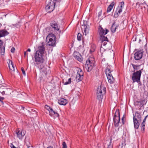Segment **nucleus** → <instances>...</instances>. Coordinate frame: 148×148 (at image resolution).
Returning <instances> with one entry per match:
<instances>
[{
  "label": "nucleus",
  "instance_id": "1",
  "mask_svg": "<svg viewBox=\"0 0 148 148\" xmlns=\"http://www.w3.org/2000/svg\"><path fill=\"white\" fill-rule=\"evenodd\" d=\"M45 51V47L43 45L38 47V50L36 51L34 56V64H35L38 65L43 63L44 59L43 55Z\"/></svg>",
  "mask_w": 148,
  "mask_h": 148
},
{
  "label": "nucleus",
  "instance_id": "2",
  "mask_svg": "<svg viewBox=\"0 0 148 148\" xmlns=\"http://www.w3.org/2000/svg\"><path fill=\"white\" fill-rule=\"evenodd\" d=\"M95 59L93 56L89 57L86 61L85 67L88 71H90L94 66Z\"/></svg>",
  "mask_w": 148,
  "mask_h": 148
},
{
  "label": "nucleus",
  "instance_id": "3",
  "mask_svg": "<svg viewBox=\"0 0 148 148\" xmlns=\"http://www.w3.org/2000/svg\"><path fill=\"white\" fill-rule=\"evenodd\" d=\"M56 37L55 35L51 33L49 34L47 36L46 40L47 41L49 40L48 43L49 46H54L56 45Z\"/></svg>",
  "mask_w": 148,
  "mask_h": 148
},
{
  "label": "nucleus",
  "instance_id": "4",
  "mask_svg": "<svg viewBox=\"0 0 148 148\" xmlns=\"http://www.w3.org/2000/svg\"><path fill=\"white\" fill-rule=\"evenodd\" d=\"M102 91V87L100 86L98 87L97 89V99L99 100L100 101L102 100L103 94H104L106 92V88L105 87H103Z\"/></svg>",
  "mask_w": 148,
  "mask_h": 148
},
{
  "label": "nucleus",
  "instance_id": "5",
  "mask_svg": "<svg viewBox=\"0 0 148 148\" xmlns=\"http://www.w3.org/2000/svg\"><path fill=\"white\" fill-rule=\"evenodd\" d=\"M113 121L115 126L116 127H118L120 121V114L119 110H117L116 111L114 116Z\"/></svg>",
  "mask_w": 148,
  "mask_h": 148
},
{
  "label": "nucleus",
  "instance_id": "6",
  "mask_svg": "<svg viewBox=\"0 0 148 148\" xmlns=\"http://www.w3.org/2000/svg\"><path fill=\"white\" fill-rule=\"evenodd\" d=\"M45 107L49 112V115L51 116L58 117L59 116L58 111L56 110L53 109L47 105L45 106Z\"/></svg>",
  "mask_w": 148,
  "mask_h": 148
},
{
  "label": "nucleus",
  "instance_id": "7",
  "mask_svg": "<svg viewBox=\"0 0 148 148\" xmlns=\"http://www.w3.org/2000/svg\"><path fill=\"white\" fill-rule=\"evenodd\" d=\"M50 25L52 28L49 27H47L46 28V30L48 32H51L52 31V28L54 29V30L58 31L59 30V28L58 27V24L55 21H52V22L50 23Z\"/></svg>",
  "mask_w": 148,
  "mask_h": 148
},
{
  "label": "nucleus",
  "instance_id": "8",
  "mask_svg": "<svg viewBox=\"0 0 148 148\" xmlns=\"http://www.w3.org/2000/svg\"><path fill=\"white\" fill-rule=\"evenodd\" d=\"M132 65L133 66L134 70V72L132 74H141L142 73L143 69V68H140V65H134L132 64Z\"/></svg>",
  "mask_w": 148,
  "mask_h": 148
},
{
  "label": "nucleus",
  "instance_id": "9",
  "mask_svg": "<svg viewBox=\"0 0 148 148\" xmlns=\"http://www.w3.org/2000/svg\"><path fill=\"white\" fill-rule=\"evenodd\" d=\"M124 3L123 2L121 3V6H118L116 10V12L114 14V16L115 18H117L119 14H120L122 12L123 8V7L124 6Z\"/></svg>",
  "mask_w": 148,
  "mask_h": 148
},
{
  "label": "nucleus",
  "instance_id": "10",
  "mask_svg": "<svg viewBox=\"0 0 148 148\" xmlns=\"http://www.w3.org/2000/svg\"><path fill=\"white\" fill-rule=\"evenodd\" d=\"M15 132L16 134L17 137L20 139H22L25 135L24 131L19 128L17 129Z\"/></svg>",
  "mask_w": 148,
  "mask_h": 148
},
{
  "label": "nucleus",
  "instance_id": "11",
  "mask_svg": "<svg viewBox=\"0 0 148 148\" xmlns=\"http://www.w3.org/2000/svg\"><path fill=\"white\" fill-rule=\"evenodd\" d=\"M143 56V51L142 50H138L134 54V59L136 60L140 59Z\"/></svg>",
  "mask_w": 148,
  "mask_h": 148
},
{
  "label": "nucleus",
  "instance_id": "12",
  "mask_svg": "<svg viewBox=\"0 0 148 148\" xmlns=\"http://www.w3.org/2000/svg\"><path fill=\"white\" fill-rule=\"evenodd\" d=\"M103 29L100 25L98 28V33L100 36H102L106 34L108 32L109 30L107 29Z\"/></svg>",
  "mask_w": 148,
  "mask_h": 148
},
{
  "label": "nucleus",
  "instance_id": "13",
  "mask_svg": "<svg viewBox=\"0 0 148 148\" xmlns=\"http://www.w3.org/2000/svg\"><path fill=\"white\" fill-rule=\"evenodd\" d=\"M53 4V3H52L51 2H50L46 6L45 9L48 12L50 13L54 9V5Z\"/></svg>",
  "mask_w": 148,
  "mask_h": 148
},
{
  "label": "nucleus",
  "instance_id": "14",
  "mask_svg": "<svg viewBox=\"0 0 148 148\" xmlns=\"http://www.w3.org/2000/svg\"><path fill=\"white\" fill-rule=\"evenodd\" d=\"M141 75H132V77L133 82H137L138 83L140 82Z\"/></svg>",
  "mask_w": 148,
  "mask_h": 148
},
{
  "label": "nucleus",
  "instance_id": "15",
  "mask_svg": "<svg viewBox=\"0 0 148 148\" xmlns=\"http://www.w3.org/2000/svg\"><path fill=\"white\" fill-rule=\"evenodd\" d=\"M72 71L73 72V73L74 74H83L84 73L82 70L79 67H75L72 69Z\"/></svg>",
  "mask_w": 148,
  "mask_h": 148
},
{
  "label": "nucleus",
  "instance_id": "16",
  "mask_svg": "<svg viewBox=\"0 0 148 148\" xmlns=\"http://www.w3.org/2000/svg\"><path fill=\"white\" fill-rule=\"evenodd\" d=\"M133 120H138L139 121H141V116L140 114L138 112L135 113V114H134Z\"/></svg>",
  "mask_w": 148,
  "mask_h": 148
},
{
  "label": "nucleus",
  "instance_id": "17",
  "mask_svg": "<svg viewBox=\"0 0 148 148\" xmlns=\"http://www.w3.org/2000/svg\"><path fill=\"white\" fill-rule=\"evenodd\" d=\"M105 72L106 74H112L114 73V71L110 66H108L105 69Z\"/></svg>",
  "mask_w": 148,
  "mask_h": 148
},
{
  "label": "nucleus",
  "instance_id": "18",
  "mask_svg": "<svg viewBox=\"0 0 148 148\" xmlns=\"http://www.w3.org/2000/svg\"><path fill=\"white\" fill-rule=\"evenodd\" d=\"M58 103L60 105L65 106L68 103V100L63 98H60L58 101Z\"/></svg>",
  "mask_w": 148,
  "mask_h": 148
},
{
  "label": "nucleus",
  "instance_id": "19",
  "mask_svg": "<svg viewBox=\"0 0 148 148\" xmlns=\"http://www.w3.org/2000/svg\"><path fill=\"white\" fill-rule=\"evenodd\" d=\"M108 80V82L110 84L113 83L115 79L113 77L112 75H106Z\"/></svg>",
  "mask_w": 148,
  "mask_h": 148
},
{
  "label": "nucleus",
  "instance_id": "20",
  "mask_svg": "<svg viewBox=\"0 0 148 148\" xmlns=\"http://www.w3.org/2000/svg\"><path fill=\"white\" fill-rule=\"evenodd\" d=\"M8 34V32L5 29L0 30V38Z\"/></svg>",
  "mask_w": 148,
  "mask_h": 148
},
{
  "label": "nucleus",
  "instance_id": "21",
  "mask_svg": "<svg viewBox=\"0 0 148 148\" xmlns=\"http://www.w3.org/2000/svg\"><path fill=\"white\" fill-rule=\"evenodd\" d=\"M141 121H139L138 120H133L134 127L135 129H138L140 125V123Z\"/></svg>",
  "mask_w": 148,
  "mask_h": 148
},
{
  "label": "nucleus",
  "instance_id": "22",
  "mask_svg": "<svg viewBox=\"0 0 148 148\" xmlns=\"http://www.w3.org/2000/svg\"><path fill=\"white\" fill-rule=\"evenodd\" d=\"M114 4L115 3L114 1H113L112 2L107 8V12H109L111 11L112 9L113 8V6L114 5Z\"/></svg>",
  "mask_w": 148,
  "mask_h": 148
},
{
  "label": "nucleus",
  "instance_id": "23",
  "mask_svg": "<svg viewBox=\"0 0 148 148\" xmlns=\"http://www.w3.org/2000/svg\"><path fill=\"white\" fill-rule=\"evenodd\" d=\"M9 69L12 71H14L15 67L14 64H13L12 61H10L8 64Z\"/></svg>",
  "mask_w": 148,
  "mask_h": 148
},
{
  "label": "nucleus",
  "instance_id": "24",
  "mask_svg": "<svg viewBox=\"0 0 148 148\" xmlns=\"http://www.w3.org/2000/svg\"><path fill=\"white\" fill-rule=\"evenodd\" d=\"M138 103V105H140V106H143L144 105L146 104L147 102V99H145L139 101H137L136 102Z\"/></svg>",
  "mask_w": 148,
  "mask_h": 148
},
{
  "label": "nucleus",
  "instance_id": "25",
  "mask_svg": "<svg viewBox=\"0 0 148 148\" xmlns=\"http://www.w3.org/2000/svg\"><path fill=\"white\" fill-rule=\"evenodd\" d=\"M84 75H77L76 79L77 81L79 82L82 80Z\"/></svg>",
  "mask_w": 148,
  "mask_h": 148
},
{
  "label": "nucleus",
  "instance_id": "26",
  "mask_svg": "<svg viewBox=\"0 0 148 148\" xmlns=\"http://www.w3.org/2000/svg\"><path fill=\"white\" fill-rule=\"evenodd\" d=\"M2 75H0V87L2 86L1 84H3V87L5 86L3 85H5V84H4V81L3 79Z\"/></svg>",
  "mask_w": 148,
  "mask_h": 148
},
{
  "label": "nucleus",
  "instance_id": "27",
  "mask_svg": "<svg viewBox=\"0 0 148 148\" xmlns=\"http://www.w3.org/2000/svg\"><path fill=\"white\" fill-rule=\"evenodd\" d=\"M115 23H113L111 27V31L112 33H114L115 32L116 29H117V27L118 26H115Z\"/></svg>",
  "mask_w": 148,
  "mask_h": 148
},
{
  "label": "nucleus",
  "instance_id": "28",
  "mask_svg": "<svg viewBox=\"0 0 148 148\" xmlns=\"http://www.w3.org/2000/svg\"><path fill=\"white\" fill-rule=\"evenodd\" d=\"M3 42L2 40H0V50L3 52L5 51V47L3 46Z\"/></svg>",
  "mask_w": 148,
  "mask_h": 148
},
{
  "label": "nucleus",
  "instance_id": "29",
  "mask_svg": "<svg viewBox=\"0 0 148 148\" xmlns=\"http://www.w3.org/2000/svg\"><path fill=\"white\" fill-rule=\"evenodd\" d=\"M100 36V40L101 41V42L104 41H108V40L107 37L105 36L104 35Z\"/></svg>",
  "mask_w": 148,
  "mask_h": 148
},
{
  "label": "nucleus",
  "instance_id": "30",
  "mask_svg": "<svg viewBox=\"0 0 148 148\" xmlns=\"http://www.w3.org/2000/svg\"><path fill=\"white\" fill-rule=\"evenodd\" d=\"M74 57L75 58L80 62H81L83 60V58H82V56L80 54H79V56L77 55H74Z\"/></svg>",
  "mask_w": 148,
  "mask_h": 148
},
{
  "label": "nucleus",
  "instance_id": "31",
  "mask_svg": "<svg viewBox=\"0 0 148 148\" xmlns=\"http://www.w3.org/2000/svg\"><path fill=\"white\" fill-rule=\"evenodd\" d=\"M143 3H141L140 4H139V3H136V8H137V7H140L141 9L143 7L144 8H145V6H143Z\"/></svg>",
  "mask_w": 148,
  "mask_h": 148
},
{
  "label": "nucleus",
  "instance_id": "32",
  "mask_svg": "<svg viewBox=\"0 0 148 148\" xmlns=\"http://www.w3.org/2000/svg\"><path fill=\"white\" fill-rule=\"evenodd\" d=\"M82 37V35L80 33H78L77 36V38L78 40H81Z\"/></svg>",
  "mask_w": 148,
  "mask_h": 148
},
{
  "label": "nucleus",
  "instance_id": "33",
  "mask_svg": "<svg viewBox=\"0 0 148 148\" xmlns=\"http://www.w3.org/2000/svg\"><path fill=\"white\" fill-rule=\"evenodd\" d=\"M71 82V78H69L68 80V81H66L64 82V84L65 85H67L69 84H70Z\"/></svg>",
  "mask_w": 148,
  "mask_h": 148
},
{
  "label": "nucleus",
  "instance_id": "34",
  "mask_svg": "<svg viewBox=\"0 0 148 148\" xmlns=\"http://www.w3.org/2000/svg\"><path fill=\"white\" fill-rule=\"evenodd\" d=\"M112 139H111L110 140V141L109 143V144L108 145V147L107 148H112V145H111V144L112 143Z\"/></svg>",
  "mask_w": 148,
  "mask_h": 148
},
{
  "label": "nucleus",
  "instance_id": "35",
  "mask_svg": "<svg viewBox=\"0 0 148 148\" xmlns=\"http://www.w3.org/2000/svg\"><path fill=\"white\" fill-rule=\"evenodd\" d=\"M62 148H67V146L66 143L64 142L62 143Z\"/></svg>",
  "mask_w": 148,
  "mask_h": 148
},
{
  "label": "nucleus",
  "instance_id": "36",
  "mask_svg": "<svg viewBox=\"0 0 148 148\" xmlns=\"http://www.w3.org/2000/svg\"><path fill=\"white\" fill-rule=\"evenodd\" d=\"M107 41H103L101 42V45H103L104 46H105L107 43Z\"/></svg>",
  "mask_w": 148,
  "mask_h": 148
},
{
  "label": "nucleus",
  "instance_id": "37",
  "mask_svg": "<svg viewBox=\"0 0 148 148\" xmlns=\"http://www.w3.org/2000/svg\"><path fill=\"white\" fill-rule=\"evenodd\" d=\"M145 124H143V123L142 124V127H141V130L142 131H143V132L145 130Z\"/></svg>",
  "mask_w": 148,
  "mask_h": 148
},
{
  "label": "nucleus",
  "instance_id": "38",
  "mask_svg": "<svg viewBox=\"0 0 148 148\" xmlns=\"http://www.w3.org/2000/svg\"><path fill=\"white\" fill-rule=\"evenodd\" d=\"M4 99V98L0 96V101L2 103V104H3V100Z\"/></svg>",
  "mask_w": 148,
  "mask_h": 148
},
{
  "label": "nucleus",
  "instance_id": "39",
  "mask_svg": "<svg viewBox=\"0 0 148 148\" xmlns=\"http://www.w3.org/2000/svg\"><path fill=\"white\" fill-rule=\"evenodd\" d=\"M21 70L23 74H25V73L24 70V69L23 67H21Z\"/></svg>",
  "mask_w": 148,
  "mask_h": 148
},
{
  "label": "nucleus",
  "instance_id": "40",
  "mask_svg": "<svg viewBox=\"0 0 148 148\" xmlns=\"http://www.w3.org/2000/svg\"><path fill=\"white\" fill-rule=\"evenodd\" d=\"M83 25H84V26H85L86 25H87V21H84V22H83Z\"/></svg>",
  "mask_w": 148,
  "mask_h": 148
},
{
  "label": "nucleus",
  "instance_id": "41",
  "mask_svg": "<svg viewBox=\"0 0 148 148\" xmlns=\"http://www.w3.org/2000/svg\"><path fill=\"white\" fill-rule=\"evenodd\" d=\"M32 114H36V115H37L36 113L37 112L35 111L34 110H32Z\"/></svg>",
  "mask_w": 148,
  "mask_h": 148
},
{
  "label": "nucleus",
  "instance_id": "42",
  "mask_svg": "<svg viewBox=\"0 0 148 148\" xmlns=\"http://www.w3.org/2000/svg\"><path fill=\"white\" fill-rule=\"evenodd\" d=\"M15 50V49L14 47H12L11 48V52L12 53H14V51Z\"/></svg>",
  "mask_w": 148,
  "mask_h": 148
},
{
  "label": "nucleus",
  "instance_id": "43",
  "mask_svg": "<svg viewBox=\"0 0 148 148\" xmlns=\"http://www.w3.org/2000/svg\"><path fill=\"white\" fill-rule=\"evenodd\" d=\"M122 123V125H124L125 124V121L124 120V119L123 118H122L121 119Z\"/></svg>",
  "mask_w": 148,
  "mask_h": 148
},
{
  "label": "nucleus",
  "instance_id": "44",
  "mask_svg": "<svg viewBox=\"0 0 148 148\" xmlns=\"http://www.w3.org/2000/svg\"><path fill=\"white\" fill-rule=\"evenodd\" d=\"M11 148H15L16 147L14 146V145L12 144V143L11 144L10 146Z\"/></svg>",
  "mask_w": 148,
  "mask_h": 148
},
{
  "label": "nucleus",
  "instance_id": "45",
  "mask_svg": "<svg viewBox=\"0 0 148 148\" xmlns=\"http://www.w3.org/2000/svg\"><path fill=\"white\" fill-rule=\"evenodd\" d=\"M87 26V25H86L84 27V32H86V30Z\"/></svg>",
  "mask_w": 148,
  "mask_h": 148
},
{
  "label": "nucleus",
  "instance_id": "46",
  "mask_svg": "<svg viewBox=\"0 0 148 148\" xmlns=\"http://www.w3.org/2000/svg\"><path fill=\"white\" fill-rule=\"evenodd\" d=\"M146 121V119H144L143 120V121L142 123H143V124H145V122Z\"/></svg>",
  "mask_w": 148,
  "mask_h": 148
},
{
  "label": "nucleus",
  "instance_id": "47",
  "mask_svg": "<svg viewBox=\"0 0 148 148\" xmlns=\"http://www.w3.org/2000/svg\"><path fill=\"white\" fill-rule=\"evenodd\" d=\"M25 145H26V146H27V147L28 148H29L30 147V144H29V145H27V143H26L25 144Z\"/></svg>",
  "mask_w": 148,
  "mask_h": 148
},
{
  "label": "nucleus",
  "instance_id": "48",
  "mask_svg": "<svg viewBox=\"0 0 148 148\" xmlns=\"http://www.w3.org/2000/svg\"><path fill=\"white\" fill-rule=\"evenodd\" d=\"M95 49H93L92 50V49H90V53H92L94 52L95 51Z\"/></svg>",
  "mask_w": 148,
  "mask_h": 148
},
{
  "label": "nucleus",
  "instance_id": "49",
  "mask_svg": "<svg viewBox=\"0 0 148 148\" xmlns=\"http://www.w3.org/2000/svg\"><path fill=\"white\" fill-rule=\"evenodd\" d=\"M2 95H4L5 94V91H3L1 92Z\"/></svg>",
  "mask_w": 148,
  "mask_h": 148
},
{
  "label": "nucleus",
  "instance_id": "50",
  "mask_svg": "<svg viewBox=\"0 0 148 148\" xmlns=\"http://www.w3.org/2000/svg\"><path fill=\"white\" fill-rule=\"evenodd\" d=\"M27 51L30 52L31 51V49H28L27 50Z\"/></svg>",
  "mask_w": 148,
  "mask_h": 148
},
{
  "label": "nucleus",
  "instance_id": "51",
  "mask_svg": "<svg viewBox=\"0 0 148 148\" xmlns=\"http://www.w3.org/2000/svg\"><path fill=\"white\" fill-rule=\"evenodd\" d=\"M26 55H27V53L26 52H25L24 53V56H25Z\"/></svg>",
  "mask_w": 148,
  "mask_h": 148
},
{
  "label": "nucleus",
  "instance_id": "52",
  "mask_svg": "<svg viewBox=\"0 0 148 148\" xmlns=\"http://www.w3.org/2000/svg\"><path fill=\"white\" fill-rule=\"evenodd\" d=\"M125 114H124L122 117V118H123V119H124V118H125Z\"/></svg>",
  "mask_w": 148,
  "mask_h": 148
},
{
  "label": "nucleus",
  "instance_id": "53",
  "mask_svg": "<svg viewBox=\"0 0 148 148\" xmlns=\"http://www.w3.org/2000/svg\"><path fill=\"white\" fill-rule=\"evenodd\" d=\"M47 148H53V147L52 146H50L49 147H47Z\"/></svg>",
  "mask_w": 148,
  "mask_h": 148
},
{
  "label": "nucleus",
  "instance_id": "54",
  "mask_svg": "<svg viewBox=\"0 0 148 148\" xmlns=\"http://www.w3.org/2000/svg\"><path fill=\"white\" fill-rule=\"evenodd\" d=\"M148 115H147L145 117V119H146L147 118V117H148Z\"/></svg>",
  "mask_w": 148,
  "mask_h": 148
},
{
  "label": "nucleus",
  "instance_id": "55",
  "mask_svg": "<svg viewBox=\"0 0 148 148\" xmlns=\"http://www.w3.org/2000/svg\"><path fill=\"white\" fill-rule=\"evenodd\" d=\"M53 79V77H51V80L52 81Z\"/></svg>",
  "mask_w": 148,
  "mask_h": 148
},
{
  "label": "nucleus",
  "instance_id": "56",
  "mask_svg": "<svg viewBox=\"0 0 148 148\" xmlns=\"http://www.w3.org/2000/svg\"><path fill=\"white\" fill-rule=\"evenodd\" d=\"M48 73H48L47 72L46 73H45V74H48Z\"/></svg>",
  "mask_w": 148,
  "mask_h": 148
},
{
  "label": "nucleus",
  "instance_id": "57",
  "mask_svg": "<svg viewBox=\"0 0 148 148\" xmlns=\"http://www.w3.org/2000/svg\"><path fill=\"white\" fill-rule=\"evenodd\" d=\"M1 118L0 117V121H1Z\"/></svg>",
  "mask_w": 148,
  "mask_h": 148
},
{
  "label": "nucleus",
  "instance_id": "58",
  "mask_svg": "<svg viewBox=\"0 0 148 148\" xmlns=\"http://www.w3.org/2000/svg\"><path fill=\"white\" fill-rule=\"evenodd\" d=\"M141 40L140 39L139 40V41H140Z\"/></svg>",
  "mask_w": 148,
  "mask_h": 148
},
{
  "label": "nucleus",
  "instance_id": "59",
  "mask_svg": "<svg viewBox=\"0 0 148 148\" xmlns=\"http://www.w3.org/2000/svg\"><path fill=\"white\" fill-rule=\"evenodd\" d=\"M15 148H16V147Z\"/></svg>",
  "mask_w": 148,
  "mask_h": 148
}]
</instances>
